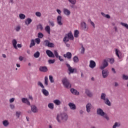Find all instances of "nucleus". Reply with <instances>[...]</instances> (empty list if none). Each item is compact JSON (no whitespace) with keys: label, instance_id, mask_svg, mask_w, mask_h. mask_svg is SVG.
<instances>
[{"label":"nucleus","instance_id":"nucleus-1","mask_svg":"<svg viewBox=\"0 0 128 128\" xmlns=\"http://www.w3.org/2000/svg\"><path fill=\"white\" fill-rule=\"evenodd\" d=\"M68 114L66 113H62L58 114L56 117V120L58 122H62L61 120H68Z\"/></svg>","mask_w":128,"mask_h":128},{"label":"nucleus","instance_id":"nucleus-2","mask_svg":"<svg viewBox=\"0 0 128 128\" xmlns=\"http://www.w3.org/2000/svg\"><path fill=\"white\" fill-rule=\"evenodd\" d=\"M106 95L104 93H102L101 94L100 98L101 100H104V104H107V106H112V104H110V100H108V98H106Z\"/></svg>","mask_w":128,"mask_h":128},{"label":"nucleus","instance_id":"nucleus-3","mask_svg":"<svg viewBox=\"0 0 128 128\" xmlns=\"http://www.w3.org/2000/svg\"><path fill=\"white\" fill-rule=\"evenodd\" d=\"M62 82L66 88H72V84H70V82H68V80L66 78H64L62 80Z\"/></svg>","mask_w":128,"mask_h":128},{"label":"nucleus","instance_id":"nucleus-4","mask_svg":"<svg viewBox=\"0 0 128 128\" xmlns=\"http://www.w3.org/2000/svg\"><path fill=\"white\" fill-rule=\"evenodd\" d=\"M110 60V58H107L104 59L103 61V65L100 67V70H104L106 66H108V62Z\"/></svg>","mask_w":128,"mask_h":128},{"label":"nucleus","instance_id":"nucleus-5","mask_svg":"<svg viewBox=\"0 0 128 128\" xmlns=\"http://www.w3.org/2000/svg\"><path fill=\"white\" fill-rule=\"evenodd\" d=\"M96 66V62L94 61L93 60H90V62L89 64V68H94Z\"/></svg>","mask_w":128,"mask_h":128},{"label":"nucleus","instance_id":"nucleus-6","mask_svg":"<svg viewBox=\"0 0 128 128\" xmlns=\"http://www.w3.org/2000/svg\"><path fill=\"white\" fill-rule=\"evenodd\" d=\"M102 75L104 78H108V70H103L102 71Z\"/></svg>","mask_w":128,"mask_h":128},{"label":"nucleus","instance_id":"nucleus-7","mask_svg":"<svg viewBox=\"0 0 128 128\" xmlns=\"http://www.w3.org/2000/svg\"><path fill=\"white\" fill-rule=\"evenodd\" d=\"M39 70L42 72H46L48 70V67L46 66H40L39 68Z\"/></svg>","mask_w":128,"mask_h":128},{"label":"nucleus","instance_id":"nucleus-8","mask_svg":"<svg viewBox=\"0 0 128 128\" xmlns=\"http://www.w3.org/2000/svg\"><path fill=\"white\" fill-rule=\"evenodd\" d=\"M66 66L68 68V70L70 72V74H74V70H76V69L72 68L70 64H66Z\"/></svg>","mask_w":128,"mask_h":128},{"label":"nucleus","instance_id":"nucleus-9","mask_svg":"<svg viewBox=\"0 0 128 128\" xmlns=\"http://www.w3.org/2000/svg\"><path fill=\"white\" fill-rule=\"evenodd\" d=\"M62 16H57V18H56L57 23H58V24L59 26H62Z\"/></svg>","mask_w":128,"mask_h":128},{"label":"nucleus","instance_id":"nucleus-10","mask_svg":"<svg viewBox=\"0 0 128 128\" xmlns=\"http://www.w3.org/2000/svg\"><path fill=\"white\" fill-rule=\"evenodd\" d=\"M46 54L49 58H54V53H52L50 50H46Z\"/></svg>","mask_w":128,"mask_h":128},{"label":"nucleus","instance_id":"nucleus-11","mask_svg":"<svg viewBox=\"0 0 128 128\" xmlns=\"http://www.w3.org/2000/svg\"><path fill=\"white\" fill-rule=\"evenodd\" d=\"M66 36H67L70 40H74V35L72 34V32H68L67 34H66Z\"/></svg>","mask_w":128,"mask_h":128},{"label":"nucleus","instance_id":"nucleus-12","mask_svg":"<svg viewBox=\"0 0 128 128\" xmlns=\"http://www.w3.org/2000/svg\"><path fill=\"white\" fill-rule=\"evenodd\" d=\"M97 114H100V116H104L105 114L104 112V110L100 108H98L97 110Z\"/></svg>","mask_w":128,"mask_h":128},{"label":"nucleus","instance_id":"nucleus-13","mask_svg":"<svg viewBox=\"0 0 128 128\" xmlns=\"http://www.w3.org/2000/svg\"><path fill=\"white\" fill-rule=\"evenodd\" d=\"M22 102H23V104H26L28 106H30V101H28V98H22Z\"/></svg>","mask_w":128,"mask_h":128},{"label":"nucleus","instance_id":"nucleus-14","mask_svg":"<svg viewBox=\"0 0 128 128\" xmlns=\"http://www.w3.org/2000/svg\"><path fill=\"white\" fill-rule=\"evenodd\" d=\"M31 110L32 112H34V113L38 112V108L34 105H32L31 106Z\"/></svg>","mask_w":128,"mask_h":128},{"label":"nucleus","instance_id":"nucleus-15","mask_svg":"<svg viewBox=\"0 0 128 128\" xmlns=\"http://www.w3.org/2000/svg\"><path fill=\"white\" fill-rule=\"evenodd\" d=\"M32 22V20L30 18H28L24 20L25 24L26 26H29Z\"/></svg>","mask_w":128,"mask_h":128},{"label":"nucleus","instance_id":"nucleus-16","mask_svg":"<svg viewBox=\"0 0 128 128\" xmlns=\"http://www.w3.org/2000/svg\"><path fill=\"white\" fill-rule=\"evenodd\" d=\"M92 108V104L88 103L86 106V110L87 112H90V109Z\"/></svg>","mask_w":128,"mask_h":128},{"label":"nucleus","instance_id":"nucleus-17","mask_svg":"<svg viewBox=\"0 0 128 128\" xmlns=\"http://www.w3.org/2000/svg\"><path fill=\"white\" fill-rule=\"evenodd\" d=\"M68 106L71 110H76V104H74L73 103L70 102L68 104Z\"/></svg>","mask_w":128,"mask_h":128},{"label":"nucleus","instance_id":"nucleus-18","mask_svg":"<svg viewBox=\"0 0 128 128\" xmlns=\"http://www.w3.org/2000/svg\"><path fill=\"white\" fill-rule=\"evenodd\" d=\"M116 56L118 58L120 59L122 58L120 56V54H122V52L118 49H116Z\"/></svg>","mask_w":128,"mask_h":128},{"label":"nucleus","instance_id":"nucleus-19","mask_svg":"<svg viewBox=\"0 0 128 128\" xmlns=\"http://www.w3.org/2000/svg\"><path fill=\"white\" fill-rule=\"evenodd\" d=\"M70 92L73 94H76V96H78L80 94V92H78L76 90H74V88L70 89Z\"/></svg>","mask_w":128,"mask_h":128},{"label":"nucleus","instance_id":"nucleus-20","mask_svg":"<svg viewBox=\"0 0 128 128\" xmlns=\"http://www.w3.org/2000/svg\"><path fill=\"white\" fill-rule=\"evenodd\" d=\"M12 43L14 48L16 50H18V46H16V44H18V42H16V39L13 40L12 41Z\"/></svg>","mask_w":128,"mask_h":128},{"label":"nucleus","instance_id":"nucleus-21","mask_svg":"<svg viewBox=\"0 0 128 128\" xmlns=\"http://www.w3.org/2000/svg\"><path fill=\"white\" fill-rule=\"evenodd\" d=\"M64 58H72V53L70 52H68L66 54L64 55Z\"/></svg>","mask_w":128,"mask_h":128},{"label":"nucleus","instance_id":"nucleus-22","mask_svg":"<svg viewBox=\"0 0 128 128\" xmlns=\"http://www.w3.org/2000/svg\"><path fill=\"white\" fill-rule=\"evenodd\" d=\"M42 94H44V96H48V94H49L48 91L44 89V88L42 90Z\"/></svg>","mask_w":128,"mask_h":128},{"label":"nucleus","instance_id":"nucleus-23","mask_svg":"<svg viewBox=\"0 0 128 128\" xmlns=\"http://www.w3.org/2000/svg\"><path fill=\"white\" fill-rule=\"evenodd\" d=\"M2 124L6 128L10 125V122L8 120H4L2 121Z\"/></svg>","mask_w":128,"mask_h":128},{"label":"nucleus","instance_id":"nucleus-24","mask_svg":"<svg viewBox=\"0 0 128 128\" xmlns=\"http://www.w3.org/2000/svg\"><path fill=\"white\" fill-rule=\"evenodd\" d=\"M64 12L66 16H70V11L66 8L64 9Z\"/></svg>","mask_w":128,"mask_h":128},{"label":"nucleus","instance_id":"nucleus-25","mask_svg":"<svg viewBox=\"0 0 128 128\" xmlns=\"http://www.w3.org/2000/svg\"><path fill=\"white\" fill-rule=\"evenodd\" d=\"M54 104L56 106H60L62 104V102L60 100H55L53 101Z\"/></svg>","mask_w":128,"mask_h":128},{"label":"nucleus","instance_id":"nucleus-26","mask_svg":"<svg viewBox=\"0 0 128 128\" xmlns=\"http://www.w3.org/2000/svg\"><path fill=\"white\" fill-rule=\"evenodd\" d=\"M45 30L48 34H50V27L48 26H46L45 28Z\"/></svg>","mask_w":128,"mask_h":128},{"label":"nucleus","instance_id":"nucleus-27","mask_svg":"<svg viewBox=\"0 0 128 128\" xmlns=\"http://www.w3.org/2000/svg\"><path fill=\"white\" fill-rule=\"evenodd\" d=\"M36 46V42H34V40L32 39L30 40V48H32V46Z\"/></svg>","mask_w":128,"mask_h":128},{"label":"nucleus","instance_id":"nucleus-28","mask_svg":"<svg viewBox=\"0 0 128 128\" xmlns=\"http://www.w3.org/2000/svg\"><path fill=\"white\" fill-rule=\"evenodd\" d=\"M86 94H87L88 96H90V98L92 96V92H90L88 90H86Z\"/></svg>","mask_w":128,"mask_h":128},{"label":"nucleus","instance_id":"nucleus-29","mask_svg":"<svg viewBox=\"0 0 128 128\" xmlns=\"http://www.w3.org/2000/svg\"><path fill=\"white\" fill-rule=\"evenodd\" d=\"M68 40H70V38L67 36L66 35L63 38V42H64V44H66V42H68Z\"/></svg>","mask_w":128,"mask_h":128},{"label":"nucleus","instance_id":"nucleus-30","mask_svg":"<svg viewBox=\"0 0 128 128\" xmlns=\"http://www.w3.org/2000/svg\"><path fill=\"white\" fill-rule=\"evenodd\" d=\"M78 34H80V32L78 31V30H75L74 32V38H78Z\"/></svg>","mask_w":128,"mask_h":128},{"label":"nucleus","instance_id":"nucleus-31","mask_svg":"<svg viewBox=\"0 0 128 128\" xmlns=\"http://www.w3.org/2000/svg\"><path fill=\"white\" fill-rule=\"evenodd\" d=\"M120 123L118 122H116L114 123V124L112 128H120Z\"/></svg>","mask_w":128,"mask_h":128},{"label":"nucleus","instance_id":"nucleus-32","mask_svg":"<svg viewBox=\"0 0 128 128\" xmlns=\"http://www.w3.org/2000/svg\"><path fill=\"white\" fill-rule=\"evenodd\" d=\"M19 18L20 20H24L26 18V15L23 14H19Z\"/></svg>","mask_w":128,"mask_h":128},{"label":"nucleus","instance_id":"nucleus-33","mask_svg":"<svg viewBox=\"0 0 128 128\" xmlns=\"http://www.w3.org/2000/svg\"><path fill=\"white\" fill-rule=\"evenodd\" d=\"M48 108H50V110H54V104L52 103H50L48 104Z\"/></svg>","mask_w":128,"mask_h":128},{"label":"nucleus","instance_id":"nucleus-34","mask_svg":"<svg viewBox=\"0 0 128 128\" xmlns=\"http://www.w3.org/2000/svg\"><path fill=\"white\" fill-rule=\"evenodd\" d=\"M40 52L38 51L34 54V56L36 58H40Z\"/></svg>","mask_w":128,"mask_h":128},{"label":"nucleus","instance_id":"nucleus-35","mask_svg":"<svg viewBox=\"0 0 128 128\" xmlns=\"http://www.w3.org/2000/svg\"><path fill=\"white\" fill-rule=\"evenodd\" d=\"M48 76H45L44 78V84L45 86H48Z\"/></svg>","mask_w":128,"mask_h":128},{"label":"nucleus","instance_id":"nucleus-36","mask_svg":"<svg viewBox=\"0 0 128 128\" xmlns=\"http://www.w3.org/2000/svg\"><path fill=\"white\" fill-rule=\"evenodd\" d=\"M73 60L74 62H76V63L78 62V56H74L73 58Z\"/></svg>","mask_w":128,"mask_h":128},{"label":"nucleus","instance_id":"nucleus-37","mask_svg":"<svg viewBox=\"0 0 128 128\" xmlns=\"http://www.w3.org/2000/svg\"><path fill=\"white\" fill-rule=\"evenodd\" d=\"M50 44V40H45L44 42V44L45 46H48V44Z\"/></svg>","mask_w":128,"mask_h":128},{"label":"nucleus","instance_id":"nucleus-38","mask_svg":"<svg viewBox=\"0 0 128 128\" xmlns=\"http://www.w3.org/2000/svg\"><path fill=\"white\" fill-rule=\"evenodd\" d=\"M81 26L84 30H86V24L85 22H82Z\"/></svg>","mask_w":128,"mask_h":128},{"label":"nucleus","instance_id":"nucleus-39","mask_svg":"<svg viewBox=\"0 0 128 128\" xmlns=\"http://www.w3.org/2000/svg\"><path fill=\"white\" fill-rule=\"evenodd\" d=\"M49 80L52 84V82H54V77H52V76L50 75L49 76Z\"/></svg>","mask_w":128,"mask_h":128},{"label":"nucleus","instance_id":"nucleus-40","mask_svg":"<svg viewBox=\"0 0 128 128\" xmlns=\"http://www.w3.org/2000/svg\"><path fill=\"white\" fill-rule=\"evenodd\" d=\"M38 85L39 86H40L42 88H44V84H42V82H38Z\"/></svg>","mask_w":128,"mask_h":128},{"label":"nucleus","instance_id":"nucleus-41","mask_svg":"<svg viewBox=\"0 0 128 128\" xmlns=\"http://www.w3.org/2000/svg\"><path fill=\"white\" fill-rule=\"evenodd\" d=\"M38 38H42L44 36V34H42V32H39L38 33Z\"/></svg>","mask_w":128,"mask_h":128},{"label":"nucleus","instance_id":"nucleus-42","mask_svg":"<svg viewBox=\"0 0 128 128\" xmlns=\"http://www.w3.org/2000/svg\"><path fill=\"white\" fill-rule=\"evenodd\" d=\"M55 62H56V60H54V59L49 60H48V64H54Z\"/></svg>","mask_w":128,"mask_h":128},{"label":"nucleus","instance_id":"nucleus-43","mask_svg":"<svg viewBox=\"0 0 128 128\" xmlns=\"http://www.w3.org/2000/svg\"><path fill=\"white\" fill-rule=\"evenodd\" d=\"M120 24L122 26H124L125 28H126L127 30H128V24H125V23H124V22H121Z\"/></svg>","mask_w":128,"mask_h":128},{"label":"nucleus","instance_id":"nucleus-44","mask_svg":"<svg viewBox=\"0 0 128 128\" xmlns=\"http://www.w3.org/2000/svg\"><path fill=\"white\" fill-rule=\"evenodd\" d=\"M68 2L72 4H76V0H68Z\"/></svg>","mask_w":128,"mask_h":128},{"label":"nucleus","instance_id":"nucleus-45","mask_svg":"<svg viewBox=\"0 0 128 128\" xmlns=\"http://www.w3.org/2000/svg\"><path fill=\"white\" fill-rule=\"evenodd\" d=\"M48 48H54V44L49 42V44L48 45Z\"/></svg>","mask_w":128,"mask_h":128},{"label":"nucleus","instance_id":"nucleus-46","mask_svg":"<svg viewBox=\"0 0 128 128\" xmlns=\"http://www.w3.org/2000/svg\"><path fill=\"white\" fill-rule=\"evenodd\" d=\"M35 40L37 44H40V38H36L35 39Z\"/></svg>","mask_w":128,"mask_h":128},{"label":"nucleus","instance_id":"nucleus-47","mask_svg":"<svg viewBox=\"0 0 128 128\" xmlns=\"http://www.w3.org/2000/svg\"><path fill=\"white\" fill-rule=\"evenodd\" d=\"M37 28L40 30H42L44 28H42V24H39L37 26Z\"/></svg>","mask_w":128,"mask_h":128},{"label":"nucleus","instance_id":"nucleus-48","mask_svg":"<svg viewBox=\"0 0 128 128\" xmlns=\"http://www.w3.org/2000/svg\"><path fill=\"white\" fill-rule=\"evenodd\" d=\"M36 16L38 18H40L42 16V13H40V12H36Z\"/></svg>","mask_w":128,"mask_h":128},{"label":"nucleus","instance_id":"nucleus-49","mask_svg":"<svg viewBox=\"0 0 128 128\" xmlns=\"http://www.w3.org/2000/svg\"><path fill=\"white\" fill-rule=\"evenodd\" d=\"M15 30H16V32H20V26H16L15 28Z\"/></svg>","mask_w":128,"mask_h":128},{"label":"nucleus","instance_id":"nucleus-50","mask_svg":"<svg viewBox=\"0 0 128 128\" xmlns=\"http://www.w3.org/2000/svg\"><path fill=\"white\" fill-rule=\"evenodd\" d=\"M20 114H22V113L20 112V111L16 112V116L18 117V118H19L20 116Z\"/></svg>","mask_w":128,"mask_h":128},{"label":"nucleus","instance_id":"nucleus-51","mask_svg":"<svg viewBox=\"0 0 128 128\" xmlns=\"http://www.w3.org/2000/svg\"><path fill=\"white\" fill-rule=\"evenodd\" d=\"M54 54L55 55V56H56V58H58L60 56H58V52L56 50H54Z\"/></svg>","mask_w":128,"mask_h":128},{"label":"nucleus","instance_id":"nucleus-52","mask_svg":"<svg viewBox=\"0 0 128 128\" xmlns=\"http://www.w3.org/2000/svg\"><path fill=\"white\" fill-rule=\"evenodd\" d=\"M110 62V64H114V59L112 58H109Z\"/></svg>","mask_w":128,"mask_h":128},{"label":"nucleus","instance_id":"nucleus-53","mask_svg":"<svg viewBox=\"0 0 128 128\" xmlns=\"http://www.w3.org/2000/svg\"><path fill=\"white\" fill-rule=\"evenodd\" d=\"M90 24H92V26L94 28H96V26L94 25V23L92 21V20H90Z\"/></svg>","mask_w":128,"mask_h":128},{"label":"nucleus","instance_id":"nucleus-54","mask_svg":"<svg viewBox=\"0 0 128 128\" xmlns=\"http://www.w3.org/2000/svg\"><path fill=\"white\" fill-rule=\"evenodd\" d=\"M82 50H81V53L82 54H84V50H85V49H84V46H82Z\"/></svg>","mask_w":128,"mask_h":128},{"label":"nucleus","instance_id":"nucleus-55","mask_svg":"<svg viewBox=\"0 0 128 128\" xmlns=\"http://www.w3.org/2000/svg\"><path fill=\"white\" fill-rule=\"evenodd\" d=\"M49 24H50V26H54V22H49Z\"/></svg>","mask_w":128,"mask_h":128},{"label":"nucleus","instance_id":"nucleus-56","mask_svg":"<svg viewBox=\"0 0 128 128\" xmlns=\"http://www.w3.org/2000/svg\"><path fill=\"white\" fill-rule=\"evenodd\" d=\"M14 102V98H12L10 100V102L12 104V102Z\"/></svg>","mask_w":128,"mask_h":128},{"label":"nucleus","instance_id":"nucleus-57","mask_svg":"<svg viewBox=\"0 0 128 128\" xmlns=\"http://www.w3.org/2000/svg\"><path fill=\"white\" fill-rule=\"evenodd\" d=\"M123 80H128V76L126 75H123Z\"/></svg>","mask_w":128,"mask_h":128},{"label":"nucleus","instance_id":"nucleus-58","mask_svg":"<svg viewBox=\"0 0 128 128\" xmlns=\"http://www.w3.org/2000/svg\"><path fill=\"white\" fill-rule=\"evenodd\" d=\"M58 58L60 62H64V59L60 56H58Z\"/></svg>","mask_w":128,"mask_h":128},{"label":"nucleus","instance_id":"nucleus-59","mask_svg":"<svg viewBox=\"0 0 128 128\" xmlns=\"http://www.w3.org/2000/svg\"><path fill=\"white\" fill-rule=\"evenodd\" d=\"M10 108L12 110H14V106L12 104H10Z\"/></svg>","mask_w":128,"mask_h":128},{"label":"nucleus","instance_id":"nucleus-60","mask_svg":"<svg viewBox=\"0 0 128 128\" xmlns=\"http://www.w3.org/2000/svg\"><path fill=\"white\" fill-rule=\"evenodd\" d=\"M19 60H20V62H22V60H24V57H22V56H20L19 57Z\"/></svg>","mask_w":128,"mask_h":128},{"label":"nucleus","instance_id":"nucleus-61","mask_svg":"<svg viewBox=\"0 0 128 128\" xmlns=\"http://www.w3.org/2000/svg\"><path fill=\"white\" fill-rule=\"evenodd\" d=\"M56 12L58 14H62V11H60V10L58 9L56 10Z\"/></svg>","mask_w":128,"mask_h":128},{"label":"nucleus","instance_id":"nucleus-62","mask_svg":"<svg viewBox=\"0 0 128 128\" xmlns=\"http://www.w3.org/2000/svg\"><path fill=\"white\" fill-rule=\"evenodd\" d=\"M104 118H106V120H110V118H108V115H104Z\"/></svg>","mask_w":128,"mask_h":128},{"label":"nucleus","instance_id":"nucleus-63","mask_svg":"<svg viewBox=\"0 0 128 128\" xmlns=\"http://www.w3.org/2000/svg\"><path fill=\"white\" fill-rule=\"evenodd\" d=\"M105 18H110V16L108 14H106Z\"/></svg>","mask_w":128,"mask_h":128},{"label":"nucleus","instance_id":"nucleus-64","mask_svg":"<svg viewBox=\"0 0 128 128\" xmlns=\"http://www.w3.org/2000/svg\"><path fill=\"white\" fill-rule=\"evenodd\" d=\"M101 14L102 16H104V18H106V14H104V12H101Z\"/></svg>","mask_w":128,"mask_h":128}]
</instances>
